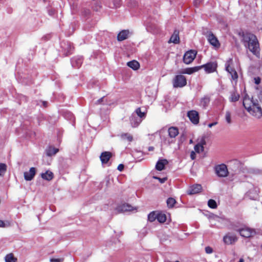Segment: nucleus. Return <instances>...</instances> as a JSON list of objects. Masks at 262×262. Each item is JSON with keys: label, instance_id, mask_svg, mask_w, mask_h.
Segmentation results:
<instances>
[{"label": "nucleus", "instance_id": "f257e3e1", "mask_svg": "<svg viewBox=\"0 0 262 262\" xmlns=\"http://www.w3.org/2000/svg\"><path fill=\"white\" fill-rule=\"evenodd\" d=\"M243 105L250 115L256 118L262 116V110L257 100H253L248 95H246L243 99Z\"/></svg>", "mask_w": 262, "mask_h": 262}, {"label": "nucleus", "instance_id": "f03ea898", "mask_svg": "<svg viewBox=\"0 0 262 262\" xmlns=\"http://www.w3.org/2000/svg\"><path fill=\"white\" fill-rule=\"evenodd\" d=\"M242 36V42L247 49L254 55L259 53V43L255 35L246 32L243 33Z\"/></svg>", "mask_w": 262, "mask_h": 262}, {"label": "nucleus", "instance_id": "7ed1b4c3", "mask_svg": "<svg viewBox=\"0 0 262 262\" xmlns=\"http://www.w3.org/2000/svg\"><path fill=\"white\" fill-rule=\"evenodd\" d=\"M186 79L183 75H177L173 79V86L174 88H182L186 85Z\"/></svg>", "mask_w": 262, "mask_h": 262}, {"label": "nucleus", "instance_id": "20e7f679", "mask_svg": "<svg viewBox=\"0 0 262 262\" xmlns=\"http://www.w3.org/2000/svg\"><path fill=\"white\" fill-rule=\"evenodd\" d=\"M237 241V237L233 233L229 232L223 237V241L226 245L234 244Z\"/></svg>", "mask_w": 262, "mask_h": 262}, {"label": "nucleus", "instance_id": "39448f33", "mask_svg": "<svg viewBox=\"0 0 262 262\" xmlns=\"http://www.w3.org/2000/svg\"><path fill=\"white\" fill-rule=\"evenodd\" d=\"M196 52L193 50H190L186 52L183 56V61L186 64L190 63L195 58Z\"/></svg>", "mask_w": 262, "mask_h": 262}, {"label": "nucleus", "instance_id": "423d86ee", "mask_svg": "<svg viewBox=\"0 0 262 262\" xmlns=\"http://www.w3.org/2000/svg\"><path fill=\"white\" fill-rule=\"evenodd\" d=\"M215 171L218 176L225 177L228 175V169L225 164H221L217 166L215 168Z\"/></svg>", "mask_w": 262, "mask_h": 262}, {"label": "nucleus", "instance_id": "0eeeda50", "mask_svg": "<svg viewBox=\"0 0 262 262\" xmlns=\"http://www.w3.org/2000/svg\"><path fill=\"white\" fill-rule=\"evenodd\" d=\"M237 231L242 236L247 238L251 237L255 233L253 230L248 227L239 229L237 230Z\"/></svg>", "mask_w": 262, "mask_h": 262}, {"label": "nucleus", "instance_id": "6e6552de", "mask_svg": "<svg viewBox=\"0 0 262 262\" xmlns=\"http://www.w3.org/2000/svg\"><path fill=\"white\" fill-rule=\"evenodd\" d=\"M207 39L209 42L215 48L218 49L220 47V43L218 39L211 32L208 33Z\"/></svg>", "mask_w": 262, "mask_h": 262}, {"label": "nucleus", "instance_id": "1a4fd4ad", "mask_svg": "<svg viewBox=\"0 0 262 262\" xmlns=\"http://www.w3.org/2000/svg\"><path fill=\"white\" fill-rule=\"evenodd\" d=\"M187 116L190 121L194 124H198L199 121V114L195 111H191L188 112Z\"/></svg>", "mask_w": 262, "mask_h": 262}, {"label": "nucleus", "instance_id": "9d476101", "mask_svg": "<svg viewBox=\"0 0 262 262\" xmlns=\"http://www.w3.org/2000/svg\"><path fill=\"white\" fill-rule=\"evenodd\" d=\"M202 187L201 185L195 184L189 187L187 193L189 195L195 194L201 192Z\"/></svg>", "mask_w": 262, "mask_h": 262}, {"label": "nucleus", "instance_id": "9b49d317", "mask_svg": "<svg viewBox=\"0 0 262 262\" xmlns=\"http://www.w3.org/2000/svg\"><path fill=\"white\" fill-rule=\"evenodd\" d=\"M36 173V170L34 167H31L29 171H26L24 172V178L26 181L32 180Z\"/></svg>", "mask_w": 262, "mask_h": 262}, {"label": "nucleus", "instance_id": "f8f14e48", "mask_svg": "<svg viewBox=\"0 0 262 262\" xmlns=\"http://www.w3.org/2000/svg\"><path fill=\"white\" fill-rule=\"evenodd\" d=\"M201 67L202 68H205V70L207 73H210L213 72L215 70L216 68V64L215 63L211 62L202 66Z\"/></svg>", "mask_w": 262, "mask_h": 262}, {"label": "nucleus", "instance_id": "ddd939ff", "mask_svg": "<svg viewBox=\"0 0 262 262\" xmlns=\"http://www.w3.org/2000/svg\"><path fill=\"white\" fill-rule=\"evenodd\" d=\"M130 35V32L128 30H124L120 32L117 35L118 41H123L127 39Z\"/></svg>", "mask_w": 262, "mask_h": 262}, {"label": "nucleus", "instance_id": "4468645a", "mask_svg": "<svg viewBox=\"0 0 262 262\" xmlns=\"http://www.w3.org/2000/svg\"><path fill=\"white\" fill-rule=\"evenodd\" d=\"M130 124L132 127H137L142 122V119L137 117L135 115H133L130 118Z\"/></svg>", "mask_w": 262, "mask_h": 262}, {"label": "nucleus", "instance_id": "2eb2a0df", "mask_svg": "<svg viewBox=\"0 0 262 262\" xmlns=\"http://www.w3.org/2000/svg\"><path fill=\"white\" fill-rule=\"evenodd\" d=\"M112 157V154L108 151H105L101 154L100 158L102 164L107 163Z\"/></svg>", "mask_w": 262, "mask_h": 262}, {"label": "nucleus", "instance_id": "dca6fc26", "mask_svg": "<svg viewBox=\"0 0 262 262\" xmlns=\"http://www.w3.org/2000/svg\"><path fill=\"white\" fill-rule=\"evenodd\" d=\"M202 69V67H194L193 68H186L184 70H183L182 71L180 72L182 74H191L194 72H196L198 71H199L200 69Z\"/></svg>", "mask_w": 262, "mask_h": 262}, {"label": "nucleus", "instance_id": "f3484780", "mask_svg": "<svg viewBox=\"0 0 262 262\" xmlns=\"http://www.w3.org/2000/svg\"><path fill=\"white\" fill-rule=\"evenodd\" d=\"M168 164V161L166 159L159 160L156 165V169L159 171L163 170L165 166Z\"/></svg>", "mask_w": 262, "mask_h": 262}, {"label": "nucleus", "instance_id": "a211bd4d", "mask_svg": "<svg viewBox=\"0 0 262 262\" xmlns=\"http://www.w3.org/2000/svg\"><path fill=\"white\" fill-rule=\"evenodd\" d=\"M119 212L130 211L133 210V207L128 204H122L117 207Z\"/></svg>", "mask_w": 262, "mask_h": 262}, {"label": "nucleus", "instance_id": "6ab92c4d", "mask_svg": "<svg viewBox=\"0 0 262 262\" xmlns=\"http://www.w3.org/2000/svg\"><path fill=\"white\" fill-rule=\"evenodd\" d=\"M168 135L170 138H173L179 134L178 129L176 127H170L168 129Z\"/></svg>", "mask_w": 262, "mask_h": 262}, {"label": "nucleus", "instance_id": "aec40b11", "mask_svg": "<svg viewBox=\"0 0 262 262\" xmlns=\"http://www.w3.org/2000/svg\"><path fill=\"white\" fill-rule=\"evenodd\" d=\"M180 41V38L179 36V32L174 31L173 34L171 35L169 42H172L174 43H178Z\"/></svg>", "mask_w": 262, "mask_h": 262}, {"label": "nucleus", "instance_id": "412c9836", "mask_svg": "<svg viewBox=\"0 0 262 262\" xmlns=\"http://www.w3.org/2000/svg\"><path fill=\"white\" fill-rule=\"evenodd\" d=\"M205 144V141L203 139L201 141L194 146V150L196 152L200 153L204 150V145Z\"/></svg>", "mask_w": 262, "mask_h": 262}, {"label": "nucleus", "instance_id": "4be33fe9", "mask_svg": "<svg viewBox=\"0 0 262 262\" xmlns=\"http://www.w3.org/2000/svg\"><path fill=\"white\" fill-rule=\"evenodd\" d=\"M127 64L129 67H130V68L133 69L134 70L138 69L140 67V64L139 62L136 60H133L128 62Z\"/></svg>", "mask_w": 262, "mask_h": 262}, {"label": "nucleus", "instance_id": "5701e85b", "mask_svg": "<svg viewBox=\"0 0 262 262\" xmlns=\"http://www.w3.org/2000/svg\"><path fill=\"white\" fill-rule=\"evenodd\" d=\"M41 177L45 180L50 181L53 179V174L50 171H47L45 173L41 174Z\"/></svg>", "mask_w": 262, "mask_h": 262}, {"label": "nucleus", "instance_id": "b1692460", "mask_svg": "<svg viewBox=\"0 0 262 262\" xmlns=\"http://www.w3.org/2000/svg\"><path fill=\"white\" fill-rule=\"evenodd\" d=\"M232 60L231 59H229L225 64L226 70L230 73V72H233V71H235L232 67Z\"/></svg>", "mask_w": 262, "mask_h": 262}, {"label": "nucleus", "instance_id": "393cba45", "mask_svg": "<svg viewBox=\"0 0 262 262\" xmlns=\"http://www.w3.org/2000/svg\"><path fill=\"white\" fill-rule=\"evenodd\" d=\"M58 151V149L53 147H49L46 150L47 155L48 156H52L55 155Z\"/></svg>", "mask_w": 262, "mask_h": 262}, {"label": "nucleus", "instance_id": "a878e982", "mask_svg": "<svg viewBox=\"0 0 262 262\" xmlns=\"http://www.w3.org/2000/svg\"><path fill=\"white\" fill-rule=\"evenodd\" d=\"M157 219L160 223H163L166 220V215L163 213H158L157 214Z\"/></svg>", "mask_w": 262, "mask_h": 262}, {"label": "nucleus", "instance_id": "bb28decb", "mask_svg": "<svg viewBox=\"0 0 262 262\" xmlns=\"http://www.w3.org/2000/svg\"><path fill=\"white\" fill-rule=\"evenodd\" d=\"M16 258H15L12 254H9L5 257L6 262H16Z\"/></svg>", "mask_w": 262, "mask_h": 262}, {"label": "nucleus", "instance_id": "cd10ccee", "mask_svg": "<svg viewBox=\"0 0 262 262\" xmlns=\"http://www.w3.org/2000/svg\"><path fill=\"white\" fill-rule=\"evenodd\" d=\"M7 170V166L5 164L0 163V176L3 177Z\"/></svg>", "mask_w": 262, "mask_h": 262}, {"label": "nucleus", "instance_id": "c85d7f7f", "mask_svg": "<svg viewBox=\"0 0 262 262\" xmlns=\"http://www.w3.org/2000/svg\"><path fill=\"white\" fill-rule=\"evenodd\" d=\"M157 217V214L154 211L150 212L148 215V219L151 222L155 221Z\"/></svg>", "mask_w": 262, "mask_h": 262}, {"label": "nucleus", "instance_id": "c756f323", "mask_svg": "<svg viewBox=\"0 0 262 262\" xmlns=\"http://www.w3.org/2000/svg\"><path fill=\"white\" fill-rule=\"evenodd\" d=\"M239 94L235 92H233V93H232V94L231 95L230 100L232 102H235V101H237L239 99Z\"/></svg>", "mask_w": 262, "mask_h": 262}, {"label": "nucleus", "instance_id": "7c9ffc66", "mask_svg": "<svg viewBox=\"0 0 262 262\" xmlns=\"http://www.w3.org/2000/svg\"><path fill=\"white\" fill-rule=\"evenodd\" d=\"M208 205L210 208L215 209L217 207L216 202L212 199H210L208 202Z\"/></svg>", "mask_w": 262, "mask_h": 262}, {"label": "nucleus", "instance_id": "2f4dec72", "mask_svg": "<svg viewBox=\"0 0 262 262\" xmlns=\"http://www.w3.org/2000/svg\"><path fill=\"white\" fill-rule=\"evenodd\" d=\"M176 201L172 198H169L167 200V204L169 207H172L175 204Z\"/></svg>", "mask_w": 262, "mask_h": 262}, {"label": "nucleus", "instance_id": "473e14b6", "mask_svg": "<svg viewBox=\"0 0 262 262\" xmlns=\"http://www.w3.org/2000/svg\"><path fill=\"white\" fill-rule=\"evenodd\" d=\"M121 137L123 139H126L129 142H131L133 139V136L127 133L122 135Z\"/></svg>", "mask_w": 262, "mask_h": 262}, {"label": "nucleus", "instance_id": "72a5a7b5", "mask_svg": "<svg viewBox=\"0 0 262 262\" xmlns=\"http://www.w3.org/2000/svg\"><path fill=\"white\" fill-rule=\"evenodd\" d=\"M136 114L137 115V117H138L139 118H142L145 117V113L141 112L140 108H138L136 111Z\"/></svg>", "mask_w": 262, "mask_h": 262}, {"label": "nucleus", "instance_id": "f704fd0d", "mask_svg": "<svg viewBox=\"0 0 262 262\" xmlns=\"http://www.w3.org/2000/svg\"><path fill=\"white\" fill-rule=\"evenodd\" d=\"M209 102V99L207 97H204L201 100V104L205 107Z\"/></svg>", "mask_w": 262, "mask_h": 262}, {"label": "nucleus", "instance_id": "c9c22d12", "mask_svg": "<svg viewBox=\"0 0 262 262\" xmlns=\"http://www.w3.org/2000/svg\"><path fill=\"white\" fill-rule=\"evenodd\" d=\"M225 119L228 123L230 124L231 123V113L229 111H226Z\"/></svg>", "mask_w": 262, "mask_h": 262}, {"label": "nucleus", "instance_id": "e433bc0d", "mask_svg": "<svg viewBox=\"0 0 262 262\" xmlns=\"http://www.w3.org/2000/svg\"><path fill=\"white\" fill-rule=\"evenodd\" d=\"M229 73L230 74L231 78L233 80H236L238 78V75L237 72L235 71L230 72Z\"/></svg>", "mask_w": 262, "mask_h": 262}, {"label": "nucleus", "instance_id": "4c0bfd02", "mask_svg": "<svg viewBox=\"0 0 262 262\" xmlns=\"http://www.w3.org/2000/svg\"><path fill=\"white\" fill-rule=\"evenodd\" d=\"M154 178L155 179H158L160 181V182L161 183H164L167 180V178H158V177H154Z\"/></svg>", "mask_w": 262, "mask_h": 262}, {"label": "nucleus", "instance_id": "58836bf2", "mask_svg": "<svg viewBox=\"0 0 262 262\" xmlns=\"http://www.w3.org/2000/svg\"><path fill=\"white\" fill-rule=\"evenodd\" d=\"M205 252L207 254H210V253H212L213 250H212V248H211L210 247H206L205 248Z\"/></svg>", "mask_w": 262, "mask_h": 262}, {"label": "nucleus", "instance_id": "ea45409f", "mask_svg": "<svg viewBox=\"0 0 262 262\" xmlns=\"http://www.w3.org/2000/svg\"><path fill=\"white\" fill-rule=\"evenodd\" d=\"M63 259L62 258H52L51 259V262H62Z\"/></svg>", "mask_w": 262, "mask_h": 262}, {"label": "nucleus", "instance_id": "a19ab883", "mask_svg": "<svg viewBox=\"0 0 262 262\" xmlns=\"http://www.w3.org/2000/svg\"><path fill=\"white\" fill-rule=\"evenodd\" d=\"M255 84H258L260 82V78L259 77H255L254 79Z\"/></svg>", "mask_w": 262, "mask_h": 262}, {"label": "nucleus", "instance_id": "79ce46f5", "mask_svg": "<svg viewBox=\"0 0 262 262\" xmlns=\"http://www.w3.org/2000/svg\"><path fill=\"white\" fill-rule=\"evenodd\" d=\"M190 157L192 160H194L195 158V153L194 151H192L190 153Z\"/></svg>", "mask_w": 262, "mask_h": 262}, {"label": "nucleus", "instance_id": "37998d69", "mask_svg": "<svg viewBox=\"0 0 262 262\" xmlns=\"http://www.w3.org/2000/svg\"><path fill=\"white\" fill-rule=\"evenodd\" d=\"M124 168V165L123 164H119L118 166V170L121 171Z\"/></svg>", "mask_w": 262, "mask_h": 262}, {"label": "nucleus", "instance_id": "c03bdc74", "mask_svg": "<svg viewBox=\"0 0 262 262\" xmlns=\"http://www.w3.org/2000/svg\"><path fill=\"white\" fill-rule=\"evenodd\" d=\"M6 226V224L3 221L0 220V227H5Z\"/></svg>", "mask_w": 262, "mask_h": 262}, {"label": "nucleus", "instance_id": "a18cd8bd", "mask_svg": "<svg viewBox=\"0 0 262 262\" xmlns=\"http://www.w3.org/2000/svg\"><path fill=\"white\" fill-rule=\"evenodd\" d=\"M217 124V122H214L213 123H210L208 124V127L209 128H211L213 126L216 125Z\"/></svg>", "mask_w": 262, "mask_h": 262}, {"label": "nucleus", "instance_id": "49530a36", "mask_svg": "<svg viewBox=\"0 0 262 262\" xmlns=\"http://www.w3.org/2000/svg\"><path fill=\"white\" fill-rule=\"evenodd\" d=\"M102 98L99 99L98 100H97V103H100L102 101Z\"/></svg>", "mask_w": 262, "mask_h": 262}, {"label": "nucleus", "instance_id": "de8ad7c7", "mask_svg": "<svg viewBox=\"0 0 262 262\" xmlns=\"http://www.w3.org/2000/svg\"><path fill=\"white\" fill-rule=\"evenodd\" d=\"M244 259H243V258H241V259H239V260L238 261V262H244Z\"/></svg>", "mask_w": 262, "mask_h": 262}, {"label": "nucleus", "instance_id": "09e8293b", "mask_svg": "<svg viewBox=\"0 0 262 262\" xmlns=\"http://www.w3.org/2000/svg\"><path fill=\"white\" fill-rule=\"evenodd\" d=\"M148 149H149V150H153L154 147H149Z\"/></svg>", "mask_w": 262, "mask_h": 262}, {"label": "nucleus", "instance_id": "8fccbe9b", "mask_svg": "<svg viewBox=\"0 0 262 262\" xmlns=\"http://www.w3.org/2000/svg\"><path fill=\"white\" fill-rule=\"evenodd\" d=\"M219 218V217L216 216V215L214 216V219L215 220H216Z\"/></svg>", "mask_w": 262, "mask_h": 262}, {"label": "nucleus", "instance_id": "3c124183", "mask_svg": "<svg viewBox=\"0 0 262 262\" xmlns=\"http://www.w3.org/2000/svg\"><path fill=\"white\" fill-rule=\"evenodd\" d=\"M42 104H43V106H44L45 107H46V104H47V102H42Z\"/></svg>", "mask_w": 262, "mask_h": 262}, {"label": "nucleus", "instance_id": "603ef678", "mask_svg": "<svg viewBox=\"0 0 262 262\" xmlns=\"http://www.w3.org/2000/svg\"><path fill=\"white\" fill-rule=\"evenodd\" d=\"M199 4V3H198L197 1H195V2H194V4H195V5H198V4Z\"/></svg>", "mask_w": 262, "mask_h": 262}, {"label": "nucleus", "instance_id": "864d4df0", "mask_svg": "<svg viewBox=\"0 0 262 262\" xmlns=\"http://www.w3.org/2000/svg\"><path fill=\"white\" fill-rule=\"evenodd\" d=\"M119 0H118V3H117V5H115V6H116V7H118V6L119 5Z\"/></svg>", "mask_w": 262, "mask_h": 262}, {"label": "nucleus", "instance_id": "5fc2aeb1", "mask_svg": "<svg viewBox=\"0 0 262 262\" xmlns=\"http://www.w3.org/2000/svg\"><path fill=\"white\" fill-rule=\"evenodd\" d=\"M189 142H190V143H192V140H190L189 141Z\"/></svg>", "mask_w": 262, "mask_h": 262}, {"label": "nucleus", "instance_id": "6e6d98bb", "mask_svg": "<svg viewBox=\"0 0 262 262\" xmlns=\"http://www.w3.org/2000/svg\"><path fill=\"white\" fill-rule=\"evenodd\" d=\"M165 262H171V261H169V260H167V261H165Z\"/></svg>", "mask_w": 262, "mask_h": 262}, {"label": "nucleus", "instance_id": "4d7b16f0", "mask_svg": "<svg viewBox=\"0 0 262 262\" xmlns=\"http://www.w3.org/2000/svg\"><path fill=\"white\" fill-rule=\"evenodd\" d=\"M261 250H262V245H261Z\"/></svg>", "mask_w": 262, "mask_h": 262}, {"label": "nucleus", "instance_id": "13d9d810", "mask_svg": "<svg viewBox=\"0 0 262 262\" xmlns=\"http://www.w3.org/2000/svg\"><path fill=\"white\" fill-rule=\"evenodd\" d=\"M175 262H180V261H175Z\"/></svg>", "mask_w": 262, "mask_h": 262}]
</instances>
